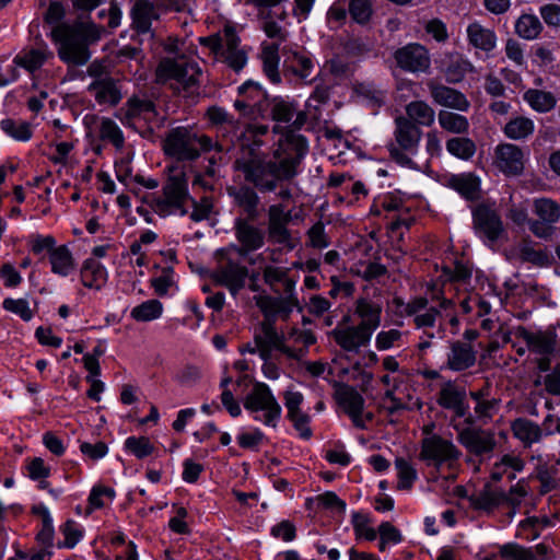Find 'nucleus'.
I'll return each instance as SVG.
<instances>
[{
    "instance_id": "f257e3e1",
    "label": "nucleus",
    "mask_w": 560,
    "mask_h": 560,
    "mask_svg": "<svg viewBox=\"0 0 560 560\" xmlns=\"http://www.w3.org/2000/svg\"><path fill=\"white\" fill-rule=\"evenodd\" d=\"M281 145L284 153L275 151L273 160H268L256 148L243 150L236 156L233 168L245 183L252 184L258 191L265 194L279 189L278 198L289 200L292 198V189L284 183L299 174V166L308 147L305 137L294 135H290Z\"/></svg>"
},
{
    "instance_id": "f03ea898",
    "label": "nucleus",
    "mask_w": 560,
    "mask_h": 560,
    "mask_svg": "<svg viewBox=\"0 0 560 560\" xmlns=\"http://www.w3.org/2000/svg\"><path fill=\"white\" fill-rule=\"evenodd\" d=\"M102 30L90 21H75L52 33L58 44V56L67 66L82 67L91 58L89 46L101 38Z\"/></svg>"
},
{
    "instance_id": "7ed1b4c3",
    "label": "nucleus",
    "mask_w": 560,
    "mask_h": 560,
    "mask_svg": "<svg viewBox=\"0 0 560 560\" xmlns=\"http://www.w3.org/2000/svg\"><path fill=\"white\" fill-rule=\"evenodd\" d=\"M167 172V179L162 189L163 195L154 198L153 209L162 217L185 215L188 213V205L191 200L186 174L178 165L168 166Z\"/></svg>"
},
{
    "instance_id": "20e7f679",
    "label": "nucleus",
    "mask_w": 560,
    "mask_h": 560,
    "mask_svg": "<svg viewBox=\"0 0 560 560\" xmlns=\"http://www.w3.org/2000/svg\"><path fill=\"white\" fill-rule=\"evenodd\" d=\"M212 147L211 138L198 135L186 127H177L167 133L163 150L166 155L178 162H184L198 159L201 151H209Z\"/></svg>"
},
{
    "instance_id": "39448f33",
    "label": "nucleus",
    "mask_w": 560,
    "mask_h": 560,
    "mask_svg": "<svg viewBox=\"0 0 560 560\" xmlns=\"http://www.w3.org/2000/svg\"><path fill=\"white\" fill-rule=\"evenodd\" d=\"M394 124V140L387 144L389 156L400 166L413 167L411 156L418 152L423 132L404 116H397Z\"/></svg>"
},
{
    "instance_id": "423d86ee",
    "label": "nucleus",
    "mask_w": 560,
    "mask_h": 560,
    "mask_svg": "<svg viewBox=\"0 0 560 560\" xmlns=\"http://www.w3.org/2000/svg\"><path fill=\"white\" fill-rule=\"evenodd\" d=\"M273 121L277 122L275 130L277 128L285 129L284 135L279 139V147L276 151H280L284 153V150L281 144L287 142L290 135H294L298 137H303L300 133H296L307 120L306 113L300 108V105L296 101L285 96H275L270 98L268 114Z\"/></svg>"
},
{
    "instance_id": "0eeeda50",
    "label": "nucleus",
    "mask_w": 560,
    "mask_h": 560,
    "mask_svg": "<svg viewBox=\"0 0 560 560\" xmlns=\"http://www.w3.org/2000/svg\"><path fill=\"white\" fill-rule=\"evenodd\" d=\"M201 44L235 72H240L247 63V50L241 47V39L232 25H225L219 34L201 38Z\"/></svg>"
},
{
    "instance_id": "6e6552de",
    "label": "nucleus",
    "mask_w": 560,
    "mask_h": 560,
    "mask_svg": "<svg viewBox=\"0 0 560 560\" xmlns=\"http://www.w3.org/2000/svg\"><path fill=\"white\" fill-rule=\"evenodd\" d=\"M125 127L143 135L153 130L158 120L155 103L145 95L130 96L116 114Z\"/></svg>"
},
{
    "instance_id": "1a4fd4ad",
    "label": "nucleus",
    "mask_w": 560,
    "mask_h": 560,
    "mask_svg": "<svg viewBox=\"0 0 560 560\" xmlns=\"http://www.w3.org/2000/svg\"><path fill=\"white\" fill-rule=\"evenodd\" d=\"M200 75L199 66L186 60L165 59L160 62L156 69V77L160 82L175 80V89L188 97L198 95Z\"/></svg>"
},
{
    "instance_id": "9d476101",
    "label": "nucleus",
    "mask_w": 560,
    "mask_h": 560,
    "mask_svg": "<svg viewBox=\"0 0 560 560\" xmlns=\"http://www.w3.org/2000/svg\"><path fill=\"white\" fill-rule=\"evenodd\" d=\"M244 408L254 415L255 421L271 428L278 425L282 413V408L270 387L262 382L254 384L244 399Z\"/></svg>"
},
{
    "instance_id": "9b49d317",
    "label": "nucleus",
    "mask_w": 560,
    "mask_h": 560,
    "mask_svg": "<svg viewBox=\"0 0 560 560\" xmlns=\"http://www.w3.org/2000/svg\"><path fill=\"white\" fill-rule=\"evenodd\" d=\"M462 452L453 441L440 434H430L421 440L419 459L438 471L443 466L454 468Z\"/></svg>"
},
{
    "instance_id": "f8f14e48",
    "label": "nucleus",
    "mask_w": 560,
    "mask_h": 560,
    "mask_svg": "<svg viewBox=\"0 0 560 560\" xmlns=\"http://www.w3.org/2000/svg\"><path fill=\"white\" fill-rule=\"evenodd\" d=\"M255 220L234 219V235L237 244H232L223 248V253L236 254L238 257L248 259L254 265L256 259L248 258L249 255L265 245V232L254 225Z\"/></svg>"
},
{
    "instance_id": "ddd939ff",
    "label": "nucleus",
    "mask_w": 560,
    "mask_h": 560,
    "mask_svg": "<svg viewBox=\"0 0 560 560\" xmlns=\"http://www.w3.org/2000/svg\"><path fill=\"white\" fill-rule=\"evenodd\" d=\"M254 342L260 349V359H272V351H279L288 359L301 361L306 355L305 349H294L285 345L282 332L276 329V325L261 322L254 334Z\"/></svg>"
},
{
    "instance_id": "4468645a",
    "label": "nucleus",
    "mask_w": 560,
    "mask_h": 560,
    "mask_svg": "<svg viewBox=\"0 0 560 560\" xmlns=\"http://www.w3.org/2000/svg\"><path fill=\"white\" fill-rule=\"evenodd\" d=\"M217 255L218 266L212 273V278L235 296L245 287L248 269L235 260L236 254H225L222 248L217 252Z\"/></svg>"
},
{
    "instance_id": "2eb2a0df",
    "label": "nucleus",
    "mask_w": 560,
    "mask_h": 560,
    "mask_svg": "<svg viewBox=\"0 0 560 560\" xmlns=\"http://www.w3.org/2000/svg\"><path fill=\"white\" fill-rule=\"evenodd\" d=\"M270 98L259 83L248 80L238 86V97L234 101V107L249 118L266 117Z\"/></svg>"
},
{
    "instance_id": "dca6fc26",
    "label": "nucleus",
    "mask_w": 560,
    "mask_h": 560,
    "mask_svg": "<svg viewBox=\"0 0 560 560\" xmlns=\"http://www.w3.org/2000/svg\"><path fill=\"white\" fill-rule=\"evenodd\" d=\"M453 429L457 432V441L475 456H487L493 452L497 446L494 433L490 430H485L475 427H460L459 424H452Z\"/></svg>"
},
{
    "instance_id": "f3484780",
    "label": "nucleus",
    "mask_w": 560,
    "mask_h": 560,
    "mask_svg": "<svg viewBox=\"0 0 560 560\" xmlns=\"http://www.w3.org/2000/svg\"><path fill=\"white\" fill-rule=\"evenodd\" d=\"M393 58L396 67L407 73H425L431 67L428 49L418 43H409L397 48L393 52Z\"/></svg>"
},
{
    "instance_id": "a211bd4d",
    "label": "nucleus",
    "mask_w": 560,
    "mask_h": 560,
    "mask_svg": "<svg viewBox=\"0 0 560 560\" xmlns=\"http://www.w3.org/2000/svg\"><path fill=\"white\" fill-rule=\"evenodd\" d=\"M228 195L232 198L234 207L241 211L236 219L258 220L261 213L260 197L257 188L252 184L228 187Z\"/></svg>"
},
{
    "instance_id": "6ab92c4d",
    "label": "nucleus",
    "mask_w": 560,
    "mask_h": 560,
    "mask_svg": "<svg viewBox=\"0 0 560 560\" xmlns=\"http://www.w3.org/2000/svg\"><path fill=\"white\" fill-rule=\"evenodd\" d=\"M493 163L503 174L517 176L524 171L525 153L516 144L499 143L493 151Z\"/></svg>"
},
{
    "instance_id": "aec40b11",
    "label": "nucleus",
    "mask_w": 560,
    "mask_h": 560,
    "mask_svg": "<svg viewBox=\"0 0 560 560\" xmlns=\"http://www.w3.org/2000/svg\"><path fill=\"white\" fill-rule=\"evenodd\" d=\"M427 86L434 104L459 113L469 110L470 102L463 92L434 80L428 81Z\"/></svg>"
},
{
    "instance_id": "412c9836",
    "label": "nucleus",
    "mask_w": 560,
    "mask_h": 560,
    "mask_svg": "<svg viewBox=\"0 0 560 560\" xmlns=\"http://www.w3.org/2000/svg\"><path fill=\"white\" fill-rule=\"evenodd\" d=\"M335 398L338 405L351 418L354 427L365 429V422L362 420L365 400L363 396L352 386L339 384L336 387Z\"/></svg>"
},
{
    "instance_id": "4be33fe9",
    "label": "nucleus",
    "mask_w": 560,
    "mask_h": 560,
    "mask_svg": "<svg viewBox=\"0 0 560 560\" xmlns=\"http://www.w3.org/2000/svg\"><path fill=\"white\" fill-rule=\"evenodd\" d=\"M331 335L341 349L354 353H358L361 348L366 347L372 338V334L359 325L342 326L339 324L331 331Z\"/></svg>"
},
{
    "instance_id": "5701e85b",
    "label": "nucleus",
    "mask_w": 560,
    "mask_h": 560,
    "mask_svg": "<svg viewBox=\"0 0 560 560\" xmlns=\"http://www.w3.org/2000/svg\"><path fill=\"white\" fill-rule=\"evenodd\" d=\"M474 224L477 233L493 243L503 234V223L497 211L486 206H479L474 211Z\"/></svg>"
},
{
    "instance_id": "b1692460",
    "label": "nucleus",
    "mask_w": 560,
    "mask_h": 560,
    "mask_svg": "<svg viewBox=\"0 0 560 560\" xmlns=\"http://www.w3.org/2000/svg\"><path fill=\"white\" fill-rule=\"evenodd\" d=\"M466 397L465 388L458 387L453 382H447L441 387L436 402L440 407L452 410L456 418H462L467 415L469 409Z\"/></svg>"
},
{
    "instance_id": "393cba45",
    "label": "nucleus",
    "mask_w": 560,
    "mask_h": 560,
    "mask_svg": "<svg viewBox=\"0 0 560 560\" xmlns=\"http://www.w3.org/2000/svg\"><path fill=\"white\" fill-rule=\"evenodd\" d=\"M88 92L94 97L98 105L114 107L118 105L122 98L119 81L113 77L93 80L88 86Z\"/></svg>"
},
{
    "instance_id": "a878e982",
    "label": "nucleus",
    "mask_w": 560,
    "mask_h": 560,
    "mask_svg": "<svg viewBox=\"0 0 560 560\" xmlns=\"http://www.w3.org/2000/svg\"><path fill=\"white\" fill-rule=\"evenodd\" d=\"M477 350L466 341L456 340L451 342L447 352L446 368L454 372L465 371L475 365Z\"/></svg>"
},
{
    "instance_id": "bb28decb",
    "label": "nucleus",
    "mask_w": 560,
    "mask_h": 560,
    "mask_svg": "<svg viewBox=\"0 0 560 560\" xmlns=\"http://www.w3.org/2000/svg\"><path fill=\"white\" fill-rule=\"evenodd\" d=\"M54 51L44 42H40L36 47L24 49L18 54L13 63L22 67L28 72H35L43 67L45 62L54 58Z\"/></svg>"
},
{
    "instance_id": "cd10ccee",
    "label": "nucleus",
    "mask_w": 560,
    "mask_h": 560,
    "mask_svg": "<svg viewBox=\"0 0 560 560\" xmlns=\"http://www.w3.org/2000/svg\"><path fill=\"white\" fill-rule=\"evenodd\" d=\"M260 308L265 323L276 325L278 319L288 320L293 308L296 305L279 298V296H262L257 302Z\"/></svg>"
},
{
    "instance_id": "c85d7f7f",
    "label": "nucleus",
    "mask_w": 560,
    "mask_h": 560,
    "mask_svg": "<svg viewBox=\"0 0 560 560\" xmlns=\"http://www.w3.org/2000/svg\"><path fill=\"white\" fill-rule=\"evenodd\" d=\"M354 314L361 319L358 325L372 335L381 326L382 305L377 302L366 298L358 299Z\"/></svg>"
},
{
    "instance_id": "c756f323",
    "label": "nucleus",
    "mask_w": 560,
    "mask_h": 560,
    "mask_svg": "<svg viewBox=\"0 0 560 560\" xmlns=\"http://www.w3.org/2000/svg\"><path fill=\"white\" fill-rule=\"evenodd\" d=\"M474 509L492 512L505 502V492L500 488H493L490 483H486L483 488L469 498Z\"/></svg>"
},
{
    "instance_id": "7c9ffc66",
    "label": "nucleus",
    "mask_w": 560,
    "mask_h": 560,
    "mask_svg": "<svg viewBox=\"0 0 560 560\" xmlns=\"http://www.w3.org/2000/svg\"><path fill=\"white\" fill-rule=\"evenodd\" d=\"M313 59L301 51H291L284 59L283 71L284 73H292L304 82H311V75L314 70Z\"/></svg>"
},
{
    "instance_id": "2f4dec72",
    "label": "nucleus",
    "mask_w": 560,
    "mask_h": 560,
    "mask_svg": "<svg viewBox=\"0 0 560 560\" xmlns=\"http://www.w3.org/2000/svg\"><path fill=\"white\" fill-rule=\"evenodd\" d=\"M81 282L85 288L101 290L107 282L108 273L103 264L94 257L83 261L81 270Z\"/></svg>"
},
{
    "instance_id": "473e14b6",
    "label": "nucleus",
    "mask_w": 560,
    "mask_h": 560,
    "mask_svg": "<svg viewBox=\"0 0 560 560\" xmlns=\"http://www.w3.org/2000/svg\"><path fill=\"white\" fill-rule=\"evenodd\" d=\"M530 352L539 355H550L556 348V334L552 331H527L523 329L521 332Z\"/></svg>"
},
{
    "instance_id": "72a5a7b5",
    "label": "nucleus",
    "mask_w": 560,
    "mask_h": 560,
    "mask_svg": "<svg viewBox=\"0 0 560 560\" xmlns=\"http://www.w3.org/2000/svg\"><path fill=\"white\" fill-rule=\"evenodd\" d=\"M131 15L135 30L142 35L151 33L152 21L159 18L155 7L148 0L137 1Z\"/></svg>"
},
{
    "instance_id": "f704fd0d",
    "label": "nucleus",
    "mask_w": 560,
    "mask_h": 560,
    "mask_svg": "<svg viewBox=\"0 0 560 560\" xmlns=\"http://www.w3.org/2000/svg\"><path fill=\"white\" fill-rule=\"evenodd\" d=\"M516 255L522 262H529L536 267H547L551 265V256L546 249H538L535 243L529 238H523L516 246Z\"/></svg>"
},
{
    "instance_id": "c9c22d12",
    "label": "nucleus",
    "mask_w": 560,
    "mask_h": 560,
    "mask_svg": "<svg viewBox=\"0 0 560 560\" xmlns=\"http://www.w3.org/2000/svg\"><path fill=\"white\" fill-rule=\"evenodd\" d=\"M51 272L59 277L70 276L77 267L73 255L67 245H59L49 255Z\"/></svg>"
},
{
    "instance_id": "e433bc0d",
    "label": "nucleus",
    "mask_w": 560,
    "mask_h": 560,
    "mask_svg": "<svg viewBox=\"0 0 560 560\" xmlns=\"http://www.w3.org/2000/svg\"><path fill=\"white\" fill-rule=\"evenodd\" d=\"M467 37L470 45L482 51L489 52L495 48V33L483 27L480 23L474 22L467 26Z\"/></svg>"
},
{
    "instance_id": "4c0bfd02",
    "label": "nucleus",
    "mask_w": 560,
    "mask_h": 560,
    "mask_svg": "<svg viewBox=\"0 0 560 560\" xmlns=\"http://www.w3.org/2000/svg\"><path fill=\"white\" fill-rule=\"evenodd\" d=\"M407 119L416 122L417 127H431L435 120V110L425 101H411L405 106Z\"/></svg>"
},
{
    "instance_id": "58836bf2",
    "label": "nucleus",
    "mask_w": 560,
    "mask_h": 560,
    "mask_svg": "<svg viewBox=\"0 0 560 560\" xmlns=\"http://www.w3.org/2000/svg\"><path fill=\"white\" fill-rule=\"evenodd\" d=\"M514 436L525 445L537 443L542 438V430L537 423L526 419L517 418L511 424Z\"/></svg>"
},
{
    "instance_id": "ea45409f",
    "label": "nucleus",
    "mask_w": 560,
    "mask_h": 560,
    "mask_svg": "<svg viewBox=\"0 0 560 560\" xmlns=\"http://www.w3.org/2000/svg\"><path fill=\"white\" fill-rule=\"evenodd\" d=\"M438 121L440 127L450 133L466 135L470 128L468 118L455 112L440 110Z\"/></svg>"
},
{
    "instance_id": "a19ab883",
    "label": "nucleus",
    "mask_w": 560,
    "mask_h": 560,
    "mask_svg": "<svg viewBox=\"0 0 560 560\" xmlns=\"http://www.w3.org/2000/svg\"><path fill=\"white\" fill-rule=\"evenodd\" d=\"M534 121L524 116H516L511 118L503 127L504 136L515 141L529 138L534 133Z\"/></svg>"
},
{
    "instance_id": "79ce46f5",
    "label": "nucleus",
    "mask_w": 560,
    "mask_h": 560,
    "mask_svg": "<svg viewBox=\"0 0 560 560\" xmlns=\"http://www.w3.org/2000/svg\"><path fill=\"white\" fill-rule=\"evenodd\" d=\"M262 70L273 84L281 82L279 67V44L265 45L261 51Z\"/></svg>"
},
{
    "instance_id": "37998d69",
    "label": "nucleus",
    "mask_w": 560,
    "mask_h": 560,
    "mask_svg": "<svg viewBox=\"0 0 560 560\" xmlns=\"http://www.w3.org/2000/svg\"><path fill=\"white\" fill-rule=\"evenodd\" d=\"M450 183L467 200L479 198L480 183L472 174L455 175L451 178Z\"/></svg>"
},
{
    "instance_id": "c03bdc74",
    "label": "nucleus",
    "mask_w": 560,
    "mask_h": 560,
    "mask_svg": "<svg viewBox=\"0 0 560 560\" xmlns=\"http://www.w3.org/2000/svg\"><path fill=\"white\" fill-rule=\"evenodd\" d=\"M535 215L548 223L556 224L560 220V205L551 198H536L533 200Z\"/></svg>"
},
{
    "instance_id": "a18cd8bd",
    "label": "nucleus",
    "mask_w": 560,
    "mask_h": 560,
    "mask_svg": "<svg viewBox=\"0 0 560 560\" xmlns=\"http://www.w3.org/2000/svg\"><path fill=\"white\" fill-rule=\"evenodd\" d=\"M446 151L463 161H469L476 153L477 147L468 137H453L445 143Z\"/></svg>"
},
{
    "instance_id": "49530a36",
    "label": "nucleus",
    "mask_w": 560,
    "mask_h": 560,
    "mask_svg": "<svg viewBox=\"0 0 560 560\" xmlns=\"http://www.w3.org/2000/svg\"><path fill=\"white\" fill-rule=\"evenodd\" d=\"M0 129L15 141L26 142L33 136L31 125L21 119L5 118L0 121Z\"/></svg>"
},
{
    "instance_id": "de8ad7c7",
    "label": "nucleus",
    "mask_w": 560,
    "mask_h": 560,
    "mask_svg": "<svg viewBox=\"0 0 560 560\" xmlns=\"http://www.w3.org/2000/svg\"><path fill=\"white\" fill-rule=\"evenodd\" d=\"M163 304L159 300H148L135 306L130 316L137 322H151L161 317Z\"/></svg>"
},
{
    "instance_id": "09e8293b",
    "label": "nucleus",
    "mask_w": 560,
    "mask_h": 560,
    "mask_svg": "<svg viewBox=\"0 0 560 560\" xmlns=\"http://www.w3.org/2000/svg\"><path fill=\"white\" fill-rule=\"evenodd\" d=\"M524 98L533 109L540 113L551 110L557 104L556 97L551 92L541 90H528L524 94Z\"/></svg>"
},
{
    "instance_id": "8fccbe9b",
    "label": "nucleus",
    "mask_w": 560,
    "mask_h": 560,
    "mask_svg": "<svg viewBox=\"0 0 560 560\" xmlns=\"http://www.w3.org/2000/svg\"><path fill=\"white\" fill-rule=\"evenodd\" d=\"M541 31L542 25L534 14H523L515 23L516 34L528 40L537 38Z\"/></svg>"
},
{
    "instance_id": "3c124183",
    "label": "nucleus",
    "mask_w": 560,
    "mask_h": 560,
    "mask_svg": "<svg viewBox=\"0 0 560 560\" xmlns=\"http://www.w3.org/2000/svg\"><path fill=\"white\" fill-rule=\"evenodd\" d=\"M395 468L398 477L397 489L410 490L418 479V472L413 465L402 457H397Z\"/></svg>"
},
{
    "instance_id": "603ef678",
    "label": "nucleus",
    "mask_w": 560,
    "mask_h": 560,
    "mask_svg": "<svg viewBox=\"0 0 560 560\" xmlns=\"http://www.w3.org/2000/svg\"><path fill=\"white\" fill-rule=\"evenodd\" d=\"M393 305L395 313L400 316H416L428 306V299L423 296H417L411 299L409 302H405L402 298L395 296L393 299Z\"/></svg>"
},
{
    "instance_id": "864d4df0",
    "label": "nucleus",
    "mask_w": 560,
    "mask_h": 560,
    "mask_svg": "<svg viewBox=\"0 0 560 560\" xmlns=\"http://www.w3.org/2000/svg\"><path fill=\"white\" fill-rule=\"evenodd\" d=\"M100 137L102 140L110 142L116 149H121L125 144L121 129L113 119L107 117L101 119Z\"/></svg>"
},
{
    "instance_id": "5fc2aeb1",
    "label": "nucleus",
    "mask_w": 560,
    "mask_h": 560,
    "mask_svg": "<svg viewBox=\"0 0 560 560\" xmlns=\"http://www.w3.org/2000/svg\"><path fill=\"white\" fill-rule=\"evenodd\" d=\"M499 555L505 560H537L532 548L517 542H508L500 546Z\"/></svg>"
},
{
    "instance_id": "6e6d98bb",
    "label": "nucleus",
    "mask_w": 560,
    "mask_h": 560,
    "mask_svg": "<svg viewBox=\"0 0 560 560\" xmlns=\"http://www.w3.org/2000/svg\"><path fill=\"white\" fill-rule=\"evenodd\" d=\"M348 12L353 22L365 25L370 22L373 14L371 0H350L348 3Z\"/></svg>"
},
{
    "instance_id": "4d7b16f0",
    "label": "nucleus",
    "mask_w": 560,
    "mask_h": 560,
    "mask_svg": "<svg viewBox=\"0 0 560 560\" xmlns=\"http://www.w3.org/2000/svg\"><path fill=\"white\" fill-rule=\"evenodd\" d=\"M404 335L405 332L397 328L381 330L375 337V348L378 351H386L395 347H401Z\"/></svg>"
},
{
    "instance_id": "13d9d810",
    "label": "nucleus",
    "mask_w": 560,
    "mask_h": 560,
    "mask_svg": "<svg viewBox=\"0 0 560 560\" xmlns=\"http://www.w3.org/2000/svg\"><path fill=\"white\" fill-rule=\"evenodd\" d=\"M125 450L137 458L142 459L154 452V445L147 436H129L125 441Z\"/></svg>"
},
{
    "instance_id": "bf43d9fd",
    "label": "nucleus",
    "mask_w": 560,
    "mask_h": 560,
    "mask_svg": "<svg viewBox=\"0 0 560 560\" xmlns=\"http://www.w3.org/2000/svg\"><path fill=\"white\" fill-rule=\"evenodd\" d=\"M268 127L266 125H248L245 131L242 132L245 141H242L241 151L237 156L242 154L243 150L249 148H256L261 154H264L260 150L262 142L258 139V137L266 135Z\"/></svg>"
},
{
    "instance_id": "052dcab7",
    "label": "nucleus",
    "mask_w": 560,
    "mask_h": 560,
    "mask_svg": "<svg viewBox=\"0 0 560 560\" xmlns=\"http://www.w3.org/2000/svg\"><path fill=\"white\" fill-rule=\"evenodd\" d=\"M474 69L472 65L463 58H456L445 69V78L448 83L460 82L468 72Z\"/></svg>"
},
{
    "instance_id": "680f3d73",
    "label": "nucleus",
    "mask_w": 560,
    "mask_h": 560,
    "mask_svg": "<svg viewBox=\"0 0 560 560\" xmlns=\"http://www.w3.org/2000/svg\"><path fill=\"white\" fill-rule=\"evenodd\" d=\"M289 275V270L287 268L276 267L271 265L265 266L262 269V279L264 282L269 285V288L275 292L280 294V289L278 288L281 282L285 280Z\"/></svg>"
},
{
    "instance_id": "e2e57ef3",
    "label": "nucleus",
    "mask_w": 560,
    "mask_h": 560,
    "mask_svg": "<svg viewBox=\"0 0 560 560\" xmlns=\"http://www.w3.org/2000/svg\"><path fill=\"white\" fill-rule=\"evenodd\" d=\"M2 307L18 316L23 320L28 322L33 318V312L30 308V304L25 299H12L7 298L3 300Z\"/></svg>"
},
{
    "instance_id": "0e129e2a",
    "label": "nucleus",
    "mask_w": 560,
    "mask_h": 560,
    "mask_svg": "<svg viewBox=\"0 0 560 560\" xmlns=\"http://www.w3.org/2000/svg\"><path fill=\"white\" fill-rule=\"evenodd\" d=\"M501 399L495 397L476 404L474 408L476 418L482 423H487L499 411Z\"/></svg>"
},
{
    "instance_id": "69168bd1",
    "label": "nucleus",
    "mask_w": 560,
    "mask_h": 560,
    "mask_svg": "<svg viewBox=\"0 0 560 560\" xmlns=\"http://www.w3.org/2000/svg\"><path fill=\"white\" fill-rule=\"evenodd\" d=\"M291 220V211L285 210V207L282 203L269 206L268 226H288Z\"/></svg>"
},
{
    "instance_id": "338daca9",
    "label": "nucleus",
    "mask_w": 560,
    "mask_h": 560,
    "mask_svg": "<svg viewBox=\"0 0 560 560\" xmlns=\"http://www.w3.org/2000/svg\"><path fill=\"white\" fill-rule=\"evenodd\" d=\"M267 230L272 243L283 246L289 252L294 249L295 244L288 226H268Z\"/></svg>"
},
{
    "instance_id": "774afa93",
    "label": "nucleus",
    "mask_w": 560,
    "mask_h": 560,
    "mask_svg": "<svg viewBox=\"0 0 560 560\" xmlns=\"http://www.w3.org/2000/svg\"><path fill=\"white\" fill-rule=\"evenodd\" d=\"M65 541L59 547L73 548L82 538L83 534L77 522L68 520L61 527Z\"/></svg>"
}]
</instances>
